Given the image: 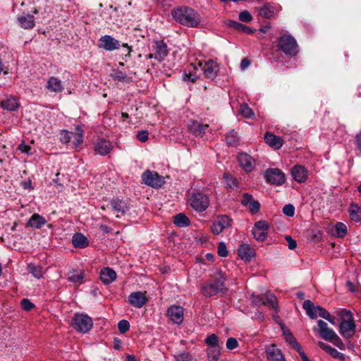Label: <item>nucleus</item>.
<instances>
[{"mask_svg": "<svg viewBox=\"0 0 361 361\" xmlns=\"http://www.w3.org/2000/svg\"><path fill=\"white\" fill-rule=\"evenodd\" d=\"M171 13L176 22L186 27H197L201 22L198 12L188 6L176 7L171 10Z\"/></svg>", "mask_w": 361, "mask_h": 361, "instance_id": "nucleus-1", "label": "nucleus"}, {"mask_svg": "<svg viewBox=\"0 0 361 361\" xmlns=\"http://www.w3.org/2000/svg\"><path fill=\"white\" fill-rule=\"evenodd\" d=\"M226 278L221 271L216 272L211 279L202 283L201 292L204 296L211 298L218 294L223 295L226 293Z\"/></svg>", "mask_w": 361, "mask_h": 361, "instance_id": "nucleus-2", "label": "nucleus"}, {"mask_svg": "<svg viewBox=\"0 0 361 361\" xmlns=\"http://www.w3.org/2000/svg\"><path fill=\"white\" fill-rule=\"evenodd\" d=\"M339 314L341 317V322L339 326L340 334L345 338H351L355 334L356 327L352 312L343 309L340 311Z\"/></svg>", "mask_w": 361, "mask_h": 361, "instance_id": "nucleus-3", "label": "nucleus"}, {"mask_svg": "<svg viewBox=\"0 0 361 361\" xmlns=\"http://www.w3.org/2000/svg\"><path fill=\"white\" fill-rule=\"evenodd\" d=\"M278 47L286 55L295 56L298 53V46L295 39L290 35H283L279 39Z\"/></svg>", "mask_w": 361, "mask_h": 361, "instance_id": "nucleus-4", "label": "nucleus"}, {"mask_svg": "<svg viewBox=\"0 0 361 361\" xmlns=\"http://www.w3.org/2000/svg\"><path fill=\"white\" fill-rule=\"evenodd\" d=\"M72 326L78 332L87 333L91 330L93 322L87 314L75 313L72 319Z\"/></svg>", "mask_w": 361, "mask_h": 361, "instance_id": "nucleus-5", "label": "nucleus"}, {"mask_svg": "<svg viewBox=\"0 0 361 361\" xmlns=\"http://www.w3.org/2000/svg\"><path fill=\"white\" fill-rule=\"evenodd\" d=\"M302 307L305 310L307 314L311 319H314L319 316L327 321H331V314L329 312L321 306H314V303L311 300H305Z\"/></svg>", "mask_w": 361, "mask_h": 361, "instance_id": "nucleus-6", "label": "nucleus"}, {"mask_svg": "<svg viewBox=\"0 0 361 361\" xmlns=\"http://www.w3.org/2000/svg\"><path fill=\"white\" fill-rule=\"evenodd\" d=\"M190 206L197 212L205 211L209 205V199L208 196L203 192H193L190 199Z\"/></svg>", "mask_w": 361, "mask_h": 361, "instance_id": "nucleus-7", "label": "nucleus"}, {"mask_svg": "<svg viewBox=\"0 0 361 361\" xmlns=\"http://www.w3.org/2000/svg\"><path fill=\"white\" fill-rule=\"evenodd\" d=\"M264 177L271 185H281L286 182L284 173L277 168H269L265 170Z\"/></svg>", "mask_w": 361, "mask_h": 361, "instance_id": "nucleus-8", "label": "nucleus"}, {"mask_svg": "<svg viewBox=\"0 0 361 361\" xmlns=\"http://www.w3.org/2000/svg\"><path fill=\"white\" fill-rule=\"evenodd\" d=\"M152 53L147 55V59H155L158 61H162L168 54V48L163 40H156L151 47Z\"/></svg>", "mask_w": 361, "mask_h": 361, "instance_id": "nucleus-9", "label": "nucleus"}, {"mask_svg": "<svg viewBox=\"0 0 361 361\" xmlns=\"http://www.w3.org/2000/svg\"><path fill=\"white\" fill-rule=\"evenodd\" d=\"M142 180L145 184L155 188L161 187L164 183L162 176H159L157 172L149 170L145 171L142 174Z\"/></svg>", "mask_w": 361, "mask_h": 361, "instance_id": "nucleus-10", "label": "nucleus"}, {"mask_svg": "<svg viewBox=\"0 0 361 361\" xmlns=\"http://www.w3.org/2000/svg\"><path fill=\"white\" fill-rule=\"evenodd\" d=\"M120 46V42L111 35L102 36L98 41V47L109 51L118 49Z\"/></svg>", "mask_w": 361, "mask_h": 361, "instance_id": "nucleus-11", "label": "nucleus"}, {"mask_svg": "<svg viewBox=\"0 0 361 361\" xmlns=\"http://www.w3.org/2000/svg\"><path fill=\"white\" fill-rule=\"evenodd\" d=\"M198 66L201 68L203 75L205 78L209 79H214L217 75L219 71L218 64L212 60L205 62L204 64L201 62L198 63Z\"/></svg>", "mask_w": 361, "mask_h": 361, "instance_id": "nucleus-12", "label": "nucleus"}, {"mask_svg": "<svg viewBox=\"0 0 361 361\" xmlns=\"http://www.w3.org/2000/svg\"><path fill=\"white\" fill-rule=\"evenodd\" d=\"M231 219L226 215H221L213 223L211 230L215 235L221 233L224 229L231 226Z\"/></svg>", "mask_w": 361, "mask_h": 361, "instance_id": "nucleus-13", "label": "nucleus"}, {"mask_svg": "<svg viewBox=\"0 0 361 361\" xmlns=\"http://www.w3.org/2000/svg\"><path fill=\"white\" fill-rule=\"evenodd\" d=\"M239 165L243 170L247 172H251L255 166V160L248 154L242 152L238 156Z\"/></svg>", "mask_w": 361, "mask_h": 361, "instance_id": "nucleus-14", "label": "nucleus"}, {"mask_svg": "<svg viewBox=\"0 0 361 361\" xmlns=\"http://www.w3.org/2000/svg\"><path fill=\"white\" fill-rule=\"evenodd\" d=\"M184 310L178 305H172L167 310V315L173 323L180 324L183 322Z\"/></svg>", "mask_w": 361, "mask_h": 361, "instance_id": "nucleus-15", "label": "nucleus"}, {"mask_svg": "<svg viewBox=\"0 0 361 361\" xmlns=\"http://www.w3.org/2000/svg\"><path fill=\"white\" fill-rule=\"evenodd\" d=\"M256 10L258 11V16L270 19L275 16L278 10L272 3H266L262 6L257 7Z\"/></svg>", "mask_w": 361, "mask_h": 361, "instance_id": "nucleus-16", "label": "nucleus"}, {"mask_svg": "<svg viewBox=\"0 0 361 361\" xmlns=\"http://www.w3.org/2000/svg\"><path fill=\"white\" fill-rule=\"evenodd\" d=\"M128 302L132 306L137 308H141L146 304L147 299L145 293L137 291L130 294L128 296Z\"/></svg>", "mask_w": 361, "mask_h": 361, "instance_id": "nucleus-17", "label": "nucleus"}, {"mask_svg": "<svg viewBox=\"0 0 361 361\" xmlns=\"http://www.w3.org/2000/svg\"><path fill=\"white\" fill-rule=\"evenodd\" d=\"M112 147L110 142L104 139H98L94 145V151L97 154L104 156L111 152Z\"/></svg>", "mask_w": 361, "mask_h": 361, "instance_id": "nucleus-18", "label": "nucleus"}, {"mask_svg": "<svg viewBox=\"0 0 361 361\" xmlns=\"http://www.w3.org/2000/svg\"><path fill=\"white\" fill-rule=\"evenodd\" d=\"M266 355L269 361H286L281 350L275 344H271L266 349Z\"/></svg>", "mask_w": 361, "mask_h": 361, "instance_id": "nucleus-19", "label": "nucleus"}, {"mask_svg": "<svg viewBox=\"0 0 361 361\" xmlns=\"http://www.w3.org/2000/svg\"><path fill=\"white\" fill-rule=\"evenodd\" d=\"M291 174L294 180L298 183H305L308 176L307 169L300 165H296L293 167Z\"/></svg>", "mask_w": 361, "mask_h": 361, "instance_id": "nucleus-20", "label": "nucleus"}, {"mask_svg": "<svg viewBox=\"0 0 361 361\" xmlns=\"http://www.w3.org/2000/svg\"><path fill=\"white\" fill-rule=\"evenodd\" d=\"M264 139L269 146L276 149H280L283 145V140L281 137L269 132L265 133Z\"/></svg>", "mask_w": 361, "mask_h": 361, "instance_id": "nucleus-21", "label": "nucleus"}, {"mask_svg": "<svg viewBox=\"0 0 361 361\" xmlns=\"http://www.w3.org/2000/svg\"><path fill=\"white\" fill-rule=\"evenodd\" d=\"M207 124H202L196 121H192L188 125L190 131L196 136H202L205 134L206 130L208 129Z\"/></svg>", "mask_w": 361, "mask_h": 361, "instance_id": "nucleus-22", "label": "nucleus"}, {"mask_svg": "<svg viewBox=\"0 0 361 361\" xmlns=\"http://www.w3.org/2000/svg\"><path fill=\"white\" fill-rule=\"evenodd\" d=\"M101 281L104 284H110L116 279V273L111 268H103L100 271Z\"/></svg>", "mask_w": 361, "mask_h": 361, "instance_id": "nucleus-23", "label": "nucleus"}, {"mask_svg": "<svg viewBox=\"0 0 361 361\" xmlns=\"http://www.w3.org/2000/svg\"><path fill=\"white\" fill-rule=\"evenodd\" d=\"M47 89L51 92H61L63 90V87L61 80L56 77H51L47 80L46 85Z\"/></svg>", "mask_w": 361, "mask_h": 361, "instance_id": "nucleus-24", "label": "nucleus"}, {"mask_svg": "<svg viewBox=\"0 0 361 361\" xmlns=\"http://www.w3.org/2000/svg\"><path fill=\"white\" fill-rule=\"evenodd\" d=\"M238 256L243 260L249 261L255 256L254 250L248 245H242L238 250Z\"/></svg>", "mask_w": 361, "mask_h": 361, "instance_id": "nucleus-25", "label": "nucleus"}, {"mask_svg": "<svg viewBox=\"0 0 361 361\" xmlns=\"http://www.w3.org/2000/svg\"><path fill=\"white\" fill-rule=\"evenodd\" d=\"M72 243L75 248H85L88 244L87 238L82 233H76L73 236Z\"/></svg>", "mask_w": 361, "mask_h": 361, "instance_id": "nucleus-26", "label": "nucleus"}, {"mask_svg": "<svg viewBox=\"0 0 361 361\" xmlns=\"http://www.w3.org/2000/svg\"><path fill=\"white\" fill-rule=\"evenodd\" d=\"M82 137L83 130L81 129L80 127L77 126L76 132H71V138H73V140L72 142L73 148L78 150V149L80 148V145L83 142Z\"/></svg>", "mask_w": 361, "mask_h": 361, "instance_id": "nucleus-27", "label": "nucleus"}, {"mask_svg": "<svg viewBox=\"0 0 361 361\" xmlns=\"http://www.w3.org/2000/svg\"><path fill=\"white\" fill-rule=\"evenodd\" d=\"M18 21L24 29H31L35 25L34 16L30 14L18 18Z\"/></svg>", "mask_w": 361, "mask_h": 361, "instance_id": "nucleus-28", "label": "nucleus"}, {"mask_svg": "<svg viewBox=\"0 0 361 361\" xmlns=\"http://www.w3.org/2000/svg\"><path fill=\"white\" fill-rule=\"evenodd\" d=\"M19 103L16 97H10L1 102V106L8 111H15L19 108Z\"/></svg>", "mask_w": 361, "mask_h": 361, "instance_id": "nucleus-29", "label": "nucleus"}, {"mask_svg": "<svg viewBox=\"0 0 361 361\" xmlns=\"http://www.w3.org/2000/svg\"><path fill=\"white\" fill-rule=\"evenodd\" d=\"M110 203L113 209L115 212L121 213L122 215L125 214L126 212L128 210L127 204L122 200L113 199L111 200Z\"/></svg>", "mask_w": 361, "mask_h": 361, "instance_id": "nucleus-30", "label": "nucleus"}, {"mask_svg": "<svg viewBox=\"0 0 361 361\" xmlns=\"http://www.w3.org/2000/svg\"><path fill=\"white\" fill-rule=\"evenodd\" d=\"M46 224V220L42 216L35 214L28 221V225L32 228H39Z\"/></svg>", "mask_w": 361, "mask_h": 361, "instance_id": "nucleus-31", "label": "nucleus"}, {"mask_svg": "<svg viewBox=\"0 0 361 361\" xmlns=\"http://www.w3.org/2000/svg\"><path fill=\"white\" fill-rule=\"evenodd\" d=\"M348 211L352 221L355 222L361 221V207L353 204L350 205Z\"/></svg>", "mask_w": 361, "mask_h": 361, "instance_id": "nucleus-32", "label": "nucleus"}, {"mask_svg": "<svg viewBox=\"0 0 361 361\" xmlns=\"http://www.w3.org/2000/svg\"><path fill=\"white\" fill-rule=\"evenodd\" d=\"M190 219L183 213L174 216L173 224L178 227H185L190 225Z\"/></svg>", "mask_w": 361, "mask_h": 361, "instance_id": "nucleus-33", "label": "nucleus"}, {"mask_svg": "<svg viewBox=\"0 0 361 361\" xmlns=\"http://www.w3.org/2000/svg\"><path fill=\"white\" fill-rule=\"evenodd\" d=\"M265 305H268L270 308L274 310L276 312H279V306L277 298L271 293L264 295Z\"/></svg>", "mask_w": 361, "mask_h": 361, "instance_id": "nucleus-34", "label": "nucleus"}, {"mask_svg": "<svg viewBox=\"0 0 361 361\" xmlns=\"http://www.w3.org/2000/svg\"><path fill=\"white\" fill-rule=\"evenodd\" d=\"M229 27L234 28L238 31H240L242 32L252 34L253 33V30L250 27H247L239 22L231 20L228 23Z\"/></svg>", "mask_w": 361, "mask_h": 361, "instance_id": "nucleus-35", "label": "nucleus"}, {"mask_svg": "<svg viewBox=\"0 0 361 361\" xmlns=\"http://www.w3.org/2000/svg\"><path fill=\"white\" fill-rule=\"evenodd\" d=\"M111 77L116 80L126 83H130L133 81V78L131 77L128 76L126 74L118 70L115 71L114 73L111 74Z\"/></svg>", "mask_w": 361, "mask_h": 361, "instance_id": "nucleus-36", "label": "nucleus"}, {"mask_svg": "<svg viewBox=\"0 0 361 361\" xmlns=\"http://www.w3.org/2000/svg\"><path fill=\"white\" fill-rule=\"evenodd\" d=\"M28 271L37 279H40L44 275L43 268L41 266H36L34 264H29L27 266Z\"/></svg>", "mask_w": 361, "mask_h": 361, "instance_id": "nucleus-37", "label": "nucleus"}, {"mask_svg": "<svg viewBox=\"0 0 361 361\" xmlns=\"http://www.w3.org/2000/svg\"><path fill=\"white\" fill-rule=\"evenodd\" d=\"M221 347L208 348L207 357L209 361H217L221 355Z\"/></svg>", "mask_w": 361, "mask_h": 361, "instance_id": "nucleus-38", "label": "nucleus"}, {"mask_svg": "<svg viewBox=\"0 0 361 361\" xmlns=\"http://www.w3.org/2000/svg\"><path fill=\"white\" fill-rule=\"evenodd\" d=\"M83 273L80 271L78 273L75 271L70 272L68 274V279L69 281L77 284H82L83 283Z\"/></svg>", "mask_w": 361, "mask_h": 361, "instance_id": "nucleus-39", "label": "nucleus"}, {"mask_svg": "<svg viewBox=\"0 0 361 361\" xmlns=\"http://www.w3.org/2000/svg\"><path fill=\"white\" fill-rule=\"evenodd\" d=\"M205 343L208 345L209 348L221 346L219 344V337L214 334H212L206 338Z\"/></svg>", "mask_w": 361, "mask_h": 361, "instance_id": "nucleus-40", "label": "nucleus"}, {"mask_svg": "<svg viewBox=\"0 0 361 361\" xmlns=\"http://www.w3.org/2000/svg\"><path fill=\"white\" fill-rule=\"evenodd\" d=\"M336 234L339 238L344 237L347 233V226L342 222L336 223L335 226Z\"/></svg>", "mask_w": 361, "mask_h": 361, "instance_id": "nucleus-41", "label": "nucleus"}, {"mask_svg": "<svg viewBox=\"0 0 361 361\" xmlns=\"http://www.w3.org/2000/svg\"><path fill=\"white\" fill-rule=\"evenodd\" d=\"M176 361H195L194 357L189 352H182L175 356Z\"/></svg>", "mask_w": 361, "mask_h": 361, "instance_id": "nucleus-42", "label": "nucleus"}, {"mask_svg": "<svg viewBox=\"0 0 361 361\" xmlns=\"http://www.w3.org/2000/svg\"><path fill=\"white\" fill-rule=\"evenodd\" d=\"M226 141L228 145L234 146L238 142V136L234 131L228 133L226 137Z\"/></svg>", "mask_w": 361, "mask_h": 361, "instance_id": "nucleus-43", "label": "nucleus"}, {"mask_svg": "<svg viewBox=\"0 0 361 361\" xmlns=\"http://www.w3.org/2000/svg\"><path fill=\"white\" fill-rule=\"evenodd\" d=\"M240 112L241 115L245 118H251L254 115L252 109L250 108L246 104L240 105Z\"/></svg>", "mask_w": 361, "mask_h": 361, "instance_id": "nucleus-44", "label": "nucleus"}, {"mask_svg": "<svg viewBox=\"0 0 361 361\" xmlns=\"http://www.w3.org/2000/svg\"><path fill=\"white\" fill-rule=\"evenodd\" d=\"M319 334L323 339L329 341L336 334L333 329L328 327L324 331H322V332H320Z\"/></svg>", "mask_w": 361, "mask_h": 361, "instance_id": "nucleus-45", "label": "nucleus"}, {"mask_svg": "<svg viewBox=\"0 0 361 361\" xmlns=\"http://www.w3.org/2000/svg\"><path fill=\"white\" fill-rule=\"evenodd\" d=\"M71 139V132H68L66 130H61L60 131V142L63 144L69 143Z\"/></svg>", "mask_w": 361, "mask_h": 361, "instance_id": "nucleus-46", "label": "nucleus"}, {"mask_svg": "<svg viewBox=\"0 0 361 361\" xmlns=\"http://www.w3.org/2000/svg\"><path fill=\"white\" fill-rule=\"evenodd\" d=\"M269 228V224L266 221L260 220L255 224V226L252 230H257L261 231H267Z\"/></svg>", "mask_w": 361, "mask_h": 361, "instance_id": "nucleus-47", "label": "nucleus"}, {"mask_svg": "<svg viewBox=\"0 0 361 361\" xmlns=\"http://www.w3.org/2000/svg\"><path fill=\"white\" fill-rule=\"evenodd\" d=\"M252 233L254 238L257 241H264L267 238L268 234L267 231H261L257 230H252Z\"/></svg>", "mask_w": 361, "mask_h": 361, "instance_id": "nucleus-48", "label": "nucleus"}, {"mask_svg": "<svg viewBox=\"0 0 361 361\" xmlns=\"http://www.w3.org/2000/svg\"><path fill=\"white\" fill-rule=\"evenodd\" d=\"M130 324L127 320H121L118 324V329L120 333L124 334L129 330Z\"/></svg>", "mask_w": 361, "mask_h": 361, "instance_id": "nucleus-49", "label": "nucleus"}, {"mask_svg": "<svg viewBox=\"0 0 361 361\" xmlns=\"http://www.w3.org/2000/svg\"><path fill=\"white\" fill-rule=\"evenodd\" d=\"M283 212L286 216L292 217L295 214V207L291 204H286L283 208Z\"/></svg>", "mask_w": 361, "mask_h": 361, "instance_id": "nucleus-50", "label": "nucleus"}, {"mask_svg": "<svg viewBox=\"0 0 361 361\" xmlns=\"http://www.w3.org/2000/svg\"><path fill=\"white\" fill-rule=\"evenodd\" d=\"M226 346L228 350H231L238 346V342L236 338L230 337L226 341Z\"/></svg>", "mask_w": 361, "mask_h": 361, "instance_id": "nucleus-51", "label": "nucleus"}, {"mask_svg": "<svg viewBox=\"0 0 361 361\" xmlns=\"http://www.w3.org/2000/svg\"><path fill=\"white\" fill-rule=\"evenodd\" d=\"M329 342H331L333 344H334L336 346H337L341 350L345 349V344L342 341V340L340 338V337L336 334L331 340L329 341Z\"/></svg>", "mask_w": 361, "mask_h": 361, "instance_id": "nucleus-52", "label": "nucleus"}, {"mask_svg": "<svg viewBox=\"0 0 361 361\" xmlns=\"http://www.w3.org/2000/svg\"><path fill=\"white\" fill-rule=\"evenodd\" d=\"M239 19L242 22L249 23L252 20V15L247 11H243L239 14Z\"/></svg>", "mask_w": 361, "mask_h": 361, "instance_id": "nucleus-53", "label": "nucleus"}, {"mask_svg": "<svg viewBox=\"0 0 361 361\" xmlns=\"http://www.w3.org/2000/svg\"><path fill=\"white\" fill-rule=\"evenodd\" d=\"M249 210L252 214H256L259 212L260 208V204L257 200H252L249 204Z\"/></svg>", "mask_w": 361, "mask_h": 361, "instance_id": "nucleus-54", "label": "nucleus"}, {"mask_svg": "<svg viewBox=\"0 0 361 361\" xmlns=\"http://www.w3.org/2000/svg\"><path fill=\"white\" fill-rule=\"evenodd\" d=\"M218 254L219 256L225 257L228 255L226 245L224 243L221 242L218 245Z\"/></svg>", "mask_w": 361, "mask_h": 361, "instance_id": "nucleus-55", "label": "nucleus"}, {"mask_svg": "<svg viewBox=\"0 0 361 361\" xmlns=\"http://www.w3.org/2000/svg\"><path fill=\"white\" fill-rule=\"evenodd\" d=\"M252 304L255 305H265V301H264V297L262 298L259 295H253L252 296Z\"/></svg>", "mask_w": 361, "mask_h": 361, "instance_id": "nucleus-56", "label": "nucleus"}, {"mask_svg": "<svg viewBox=\"0 0 361 361\" xmlns=\"http://www.w3.org/2000/svg\"><path fill=\"white\" fill-rule=\"evenodd\" d=\"M21 306L24 310L29 311L34 307V305L28 299L24 298L21 300Z\"/></svg>", "mask_w": 361, "mask_h": 361, "instance_id": "nucleus-57", "label": "nucleus"}, {"mask_svg": "<svg viewBox=\"0 0 361 361\" xmlns=\"http://www.w3.org/2000/svg\"><path fill=\"white\" fill-rule=\"evenodd\" d=\"M148 132L147 130L139 131L137 134V138L142 142H145L148 140Z\"/></svg>", "mask_w": 361, "mask_h": 361, "instance_id": "nucleus-58", "label": "nucleus"}, {"mask_svg": "<svg viewBox=\"0 0 361 361\" xmlns=\"http://www.w3.org/2000/svg\"><path fill=\"white\" fill-rule=\"evenodd\" d=\"M253 200L252 196L248 193H244L241 200V204L243 206H248V204Z\"/></svg>", "mask_w": 361, "mask_h": 361, "instance_id": "nucleus-59", "label": "nucleus"}, {"mask_svg": "<svg viewBox=\"0 0 361 361\" xmlns=\"http://www.w3.org/2000/svg\"><path fill=\"white\" fill-rule=\"evenodd\" d=\"M198 78V75L195 73H185L183 75V80L185 81L195 82Z\"/></svg>", "mask_w": 361, "mask_h": 361, "instance_id": "nucleus-60", "label": "nucleus"}, {"mask_svg": "<svg viewBox=\"0 0 361 361\" xmlns=\"http://www.w3.org/2000/svg\"><path fill=\"white\" fill-rule=\"evenodd\" d=\"M330 355L338 359L341 361L345 360V355L344 354L338 352L336 348H334L331 352H330Z\"/></svg>", "mask_w": 361, "mask_h": 361, "instance_id": "nucleus-61", "label": "nucleus"}, {"mask_svg": "<svg viewBox=\"0 0 361 361\" xmlns=\"http://www.w3.org/2000/svg\"><path fill=\"white\" fill-rule=\"evenodd\" d=\"M285 239L286 240L290 250H294L297 247V243L292 238L290 235H286Z\"/></svg>", "mask_w": 361, "mask_h": 361, "instance_id": "nucleus-62", "label": "nucleus"}, {"mask_svg": "<svg viewBox=\"0 0 361 361\" xmlns=\"http://www.w3.org/2000/svg\"><path fill=\"white\" fill-rule=\"evenodd\" d=\"M284 335L286 341L288 342L290 345H293L297 341L293 335L289 331H284Z\"/></svg>", "mask_w": 361, "mask_h": 361, "instance_id": "nucleus-63", "label": "nucleus"}, {"mask_svg": "<svg viewBox=\"0 0 361 361\" xmlns=\"http://www.w3.org/2000/svg\"><path fill=\"white\" fill-rule=\"evenodd\" d=\"M355 145L357 149L361 152V132L355 136Z\"/></svg>", "mask_w": 361, "mask_h": 361, "instance_id": "nucleus-64", "label": "nucleus"}]
</instances>
